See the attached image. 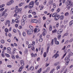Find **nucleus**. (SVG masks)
Segmentation results:
<instances>
[{"mask_svg":"<svg viewBox=\"0 0 73 73\" xmlns=\"http://www.w3.org/2000/svg\"><path fill=\"white\" fill-rule=\"evenodd\" d=\"M34 5V1H32L29 3V9H31L33 7V5Z\"/></svg>","mask_w":73,"mask_h":73,"instance_id":"1","label":"nucleus"},{"mask_svg":"<svg viewBox=\"0 0 73 73\" xmlns=\"http://www.w3.org/2000/svg\"><path fill=\"white\" fill-rule=\"evenodd\" d=\"M73 24V20H72L70 22V23H69V25L71 26V25H72Z\"/></svg>","mask_w":73,"mask_h":73,"instance_id":"22","label":"nucleus"},{"mask_svg":"<svg viewBox=\"0 0 73 73\" xmlns=\"http://www.w3.org/2000/svg\"><path fill=\"white\" fill-rule=\"evenodd\" d=\"M29 28H30V29H33V26H29Z\"/></svg>","mask_w":73,"mask_h":73,"instance_id":"32","label":"nucleus"},{"mask_svg":"<svg viewBox=\"0 0 73 73\" xmlns=\"http://www.w3.org/2000/svg\"><path fill=\"white\" fill-rule=\"evenodd\" d=\"M43 56L44 57H46V52H45L44 53Z\"/></svg>","mask_w":73,"mask_h":73,"instance_id":"37","label":"nucleus"},{"mask_svg":"<svg viewBox=\"0 0 73 73\" xmlns=\"http://www.w3.org/2000/svg\"><path fill=\"white\" fill-rule=\"evenodd\" d=\"M56 13H54L52 15V17H56L57 15H58Z\"/></svg>","mask_w":73,"mask_h":73,"instance_id":"16","label":"nucleus"},{"mask_svg":"<svg viewBox=\"0 0 73 73\" xmlns=\"http://www.w3.org/2000/svg\"><path fill=\"white\" fill-rule=\"evenodd\" d=\"M55 42V43L56 44V45H59V42L56 41V42Z\"/></svg>","mask_w":73,"mask_h":73,"instance_id":"42","label":"nucleus"},{"mask_svg":"<svg viewBox=\"0 0 73 73\" xmlns=\"http://www.w3.org/2000/svg\"><path fill=\"white\" fill-rule=\"evenodd\" d=\"M4 21V19L3 18H2L1 19V21H2L3 22Z\"/></svg>","mask_w":73,"mask_h":73,"instance_id":"49","label":"nucleus"},{"mask_svg":"<svg viewBox=\"0 0 73 73\" xmlns=\"http://www.w3.org/2000/svg\"><path fill=\"white\" fill-rule=\"evenodd\" d=\"M23 36H26V33L25 32H23Z\"/></svg>","mask_w":73,"mask_h":73,"instance_id":"41","label":"nucleus"},{"mask_svg":"<svg viewBox=\"0 0 73 73\" xmlns=\"http://www.w3.org/2000/svg\"><path fill=\"white\" fill-rule=\"evenodd\" d=\"M23 68V67L22 66L20 67L19 68V70H18V72H21Z\"/></svg>","mask_w":73,"mask_h":73,"instance_id":"14","label":"nucleus"},{"mask_svg":"<svg viewBox=\"0 0 73 73\" xmlns=\"http://www.w3.org/2000/svg\"><path fill=\"white\" fill-rule=\"evenodd\" d=\"M61 37V35H60L58 36L57 38L59 40L60 39V38Z\"/></svg>","mask_w":73,"mask_h":73,"instance_id":"28","label":"nucleus"},{"mask_svg":"<svg viewBox=\"0 0 73 73\" xmlns=\"http://www.w3.org/2000/svg\"><path fill=\"white\" fill-rule=\"evenodd\" d=\"M49 70H50V67H48L47 68L46 71V72H49Z\"/></svg>","mask_w":73,"mask_h":73,"instance_id":"30","label":"nucleus"},{"mask_svg":"<svg viewBox=\"0 0 73 73\" xmlns=\"http://www.w3.org/2000/svg\"><path fill=\"white\" fill-rule=\"evenodd\" d=\"M31 55L32 57H34V54H33V53H31Z\"/></svg>","mask_w":73,"mask_h":73,"instance_id":"63","label":"nucleus"},{"mask_svg":"<svg viewBox=\"0 0 73 73\" xmlns=\"http://www.w3.org/2000/svg\"><path fill=\"white\" fill-rule=\"evenodd\" d=\"M32 14H33V15H36V12H32Z\"/></svg>","mask_w":73,"mask_h":73,"instance_id":"57","label":"nucleus"},{"mask_svg":"<svg viewBox=\"0 0 73 73\" xmlns=\"http://www.w3.org/2000/svg\"><path fill=\"white\" fill-rule=\"evenodd\" d=\"M56 32H57V30H56V29H55L54 30H52V33H56Z\"/></svg>","mask_w":73,"mask_h":73,"instance_id":"26","label":"nucleus"},{"mask_svg":"<svg viewBox=\"0 0 73 73\" xmlns=\"http://www.w3.org/2000/svg\"><path fill=\"white\" fill-rule=\"evenodd\" d=\"M1 43H2V44H4V43L5 42V41H4V40L2 39L1 40Z\"/></svg>","mask_w":73,"mask_h":73,"instance_id":"45","label":"nucleus"},{"mask_svg":"<svg viewBox=\"0 0 73 73\" xmlns=\"http://www.w3.org/2000/svg\"><path fill=\"white\" fill-rule=\"evenodd\" d=\"M33 29H29L28 30L27 32V34L28 35H32V33H33Z\"/></svg>","mask_w":73,"mask_h":73,"instance_id":"3","label":"nucleus"},{"mask_svg":"<svg viewBox=\"0 0 73 73\" xmlns=\"http://www.w3.org/2000/svg\"><path fill=\"white\" fill-rule=\"evenodd\" d=\"M65 16H68V15H69V13L68 12L66 13H65Z\"/></svg>","mask_w":73,"mask_h":73,"instance_id":"56","label":"nucleus"},{"mask_svg":"<svg viewBox=\"0 0 73 73\" xmlns=\"http://www.w3.org/2000/svg\"><path fill=\"white\" fill-rule=\"evenodd\" d=\"M65 48H66V47H65V46H64L62 48V50H64L65 49Z\"/></svg>","mask_w":73,"mask_h":73,"instance_id":"62","label":"nucleus"},{"mask_svg":"<svg viewBox=\"0 0 73 73\" xmlns=\"http://www.w3.org/2000/svg\"><path fill=\"white\" fill-rule=\"evenodd\" d=\"M73 52H69V53L68 56V57H66V58H65V60L66 59V60L67 58V59H68V58H70V56H73Z\"/></svg>","mask_w":73,"mask_h":73,"instance_id":"5","label":"nucleus"},{"mask_svg":"<svg viewBox=\"0 0 73 73\" xmlns=\"http://www.w3.org/2000/svg\"><path fill=\"white\" fill-rule=\"evenodd\" d=\"M58 64H59V62H57L56 63H55L54 64V65H55V66H56V65H58Z\"/></svg>","mask_w":73,"mask_h":73,"instance_id":"40","label":"nucleus"},{"mask_svg":"<svg viewBox=\"0 0 73 73\" xmlns=\"http://www.w3.org/2000/svg\"><path fill=\"white\" fill-rule=\"evenodd\" d=\"M25 52L26 54H27L28 53V49H25Z\"/></svg>","mask_w":73,"mask_h":73,"instance_id":"34","label":"nucleus"},{"mask_svg":"<svg viewBox=\"0 0 73 73\" xmlns=\"http://www.w3.org/2000/svg\"><path fill=\"white\" fill-rule=\"evenodd\" d=\"M62 32V29H60L58 30L57 33V35H59V34H61Z\"/></svg>","mask_w":73,"mask_h":73,"instance_id":"6","label":"nucleus"},{"mask_svg":"<svg viewBox=\"0 0 73 73\" xmlns=\"http://www.w3.org/2000/svg\"><path fill=\"white\" fill-rule=\"evenodd\" d=\"M57 53H56V54H54L53 56V57H55V58H57L59 56V54H57Z\"/></svg>","mask_w":73,"mask_h":73,"instance_id":"10","label":"nucleus"},{"mask_svg":"<svg viewBox=\"0 0 73 73\" xmlns=\"http://www.w3.org/2000/svg\"><path fill=\"white\" fill-rule=\"evenodd\" d=\"M60 68V66H58L56 67L57 70H58Z\"/></svg>","mask_w":73,"mask_h":73,"instance_id":"44","label":"nucleus"},{"mask_svg":"<svg viewBox=\"0 0 73 73\" xmlns=\"http://www.w3.org/2000/svg\"><path fill=\"white\" fill-rule=\"evenodd\" d=\"M15 21L16 22V23H19V21L18 20V19H16L15 20Z\"/></svg>","mask_w":73,"mask_h":73,"instance_id":"31","label":"nucleus"},{"mask_svg":"<svg viewBox=\"0 0 73 73\" xmlns=\"http://www.w3.org/2000/svg\"><path fill=\"white\" fill-rule=\"evenodd\" d=\"M10 23V21L9 20H7L5 24V25H7V24H9Z\"/></svg>","mask_w":73,"mask_h":73,"instance_id":"13","label":"nucleus"},{"mask_svg":"<svg viewBox=\"0 0 73 73\" xmlns=\"http://www.w3.org/2000/svg\"><path fill=\"white\" fill-rule=\"evenodd\" d=\"M43 49H44L43 48H42L41 49V55L42 54V53H43Z\"/></svg>","mask_w":73,"mask_h":73,"instance_id":"52","label":"nucleus"},{"mask_svg":"<svg viewBox=\"0 0 73 73\" xmlns=\"http://www.w3.org/2000/svg\"><path fill=\"white\" fill-rule=\"evenodd\" d=\"M3 10H4V8H3L1 9L0 10V11L2 12V11H3Z\"/></svg>","mask_w":73,"mask_h":73,"instance_id":"54","label":"nucleus"},{"mask_svg":"<svg viewBox=\"0 0 73 73\" xmlns=\"http://www.w3.org/2000/svg\"><path fill=\"white\" fill-rule=\"evenodd\" d=\"M7 67H8V68H12V66L11 65H8Z\"/></svg>","mask_w":73,"mask_h":73,"instance_id":"59","label":"nucleus"},{"mask_svg":"<svg viewBox=\"0 0 73 73\" xmlns=\"http://www.w3.org/2000/svg\"><path fill=\"white\" fill-rule=\"evenodd\" d=\"M73 40V38H71L69 40L70 42H72Z\"/></svg>","mask_w":73,"mask_h":73,"instance_id":"64","label":"nucleus"},{"mask_svg":"<svg viewBox=\"0 0 73 73\" xmlns=\"http://www.w3.org/2000/svg\"><path fill=\"white\" fill-rule=\"evenodd\" d=\"M25 21L23 19L21 20V22L22 25H24V24H25Z\"/></svg>","mask_w":73,"mask_h":73,"instance_id":"11","label":"nucleus"},{"mask_svg":"<svg viewBox=\"0 0 73 73\" xmlns=\"http://www.w3.org/2000/svg\"><path fill=\"white\" fill-rule=\"evenodd\" d=\"M35 44H36V43H35V42L34 41H33L32 42L31 44L32 45H35Z\"/></svg>","mask_w":73,"mask_h":73,"instance_id":"38","label":"nucleus"},{"mask_svg":"<svg viewBox=\"0 0 73 73\" xmlns=\"http://www.w3.org/2000/svg\"><path fill=\"white\" fill-rule=\"evenodd\" d=\"M41 71H42V68H40L39 70H38V73H40L41 72Z\"/></svg>","mask_w":73,"mask_h":73,"instance_id":"19","label":"nucleus"},{"mask_svg":"<svg viewBox=\"0 0 73 73\" xmlns=\"http://www.w3.org/2000/svg\"><path fill=\"white\" fill-rule=\"evenodd\" d=\"M66 53H65L63 55V58H64V57H65V56H66Z\"/></svg>","mask_w":73,"mask_h":73,"instance_id":"61","label":"nucleus"},{"mask_svg":"<svg viewBox=\"0 0 73 73\" xmlns=\"http://www.w3.org/2000/svg\"><path fill=\"white\" fill-rule=\"evenodd\" d=\"M19 12V8H18V6H17L16 7V9L15 10V12L17 13H18Z\"/></svg>","mask_w":73,"mask_h":73,"instance_id":"7","label":"nucleus"},{"mask_svg":"<svg viewBox=\"0 0 73 73\" xmlns=\"http://www.w3.org/2000/svg\"><path fill=\"white\" fill-rule=\"evenodd\" d=\"M42 40H43V39L42 38H40L39 39V41L40 42H42Z\"/></svg>","mask_w":73,"mask_h":73,"instance_id":"51","label":"nucleus"},{"mask_svg":"<svg viewBox=\"0 0 73 73\" xmlns=\"http://www.w3.org/2000/svg\"><path fill=\"white\" fill-rule=\"evenodd\" d=\"M25 3L24 2L21 3L19 4V7H21L22 6L23 4H24Z\"/></svg>","mask_w":73,"mask_h":73,"instance_id":"21","label":"nucleus"},{"mask_svg":"<svg viewBox=\"0 0 73 73\" xmlns=\"http://www.w3.org/2000/svg\"><path fill=\"white\" fill-rule=\"evenodd\" d=\"M7 16H8V14H7V13H5V14L4 16V18H6V17H7Z\"/></svg>","mask_w":73,"mask_h":73,"instance_id":"50","label":"nucleus"},{"mask_svg":"<svg viewBox=\"0 0 73 73\" xmlns=\"http://www.w3.org/2000/svg\"><path fill=\"white\" fill-rule=\"evenodd\" d=\"M32 46V44H29L28 46V48H31Z\"/></svg>","mask_w":73,"mask_h":73,"instance_id":"35","label":"nucleus"},{"mask_svg":"<svg viewBox=\"0 0 73 73\" xmlns=\"http://www.w3.org/2000/svg\"><path fill=\"white\" fill-rule=\"evenodd\" d=\"M23 20L25 21L27 20V16L25 15H24L23 16Z\"/></svg>","mask_w":73,"mask_h":73,"instance_id":"17","label":"nucleus"},{"mask_svg":"<svg viewBox=\"0 0 73 73\" xmlns=\"http://www.w3.org/2000/svg\"><path fill=\"white\" fill-rule=\"evenodd\" d=\"M30 70L31 71H33L34 70V67L33 66H32L30 67Z\"/></svg>","mask_w":73,"mask_h":73,"instance_id":"20","label":"nucleus"},{"mask_svg":"<svg viewBox=\"0 0 73 73\" xmlns=\"http://www.w3.org/2000/svg\"><path fill=\"white\" fill-rule=\"evenodd\" d=\"M5 12H3L2 15L1 14V16H4V15H5Z\"/></svg>","mask_w":73,"mask_h":73,"instance_id":"53","label":"nucleus"},{"mask_svg":"<svg viewBox=\"0 0 73 73\" xmlns=\"http://www.w3.org/2000/svg\"><path fill=\"white\" fill-rule=\"evenodd\" d=\"M68 23V20L66 19L65 20V21H64V24H66Z\"/></svg>","mask_w":73,"mask_h":73,"instance_id":"36","label":"nucleus"},{"mask_svg":"<svg viewBox=\"0 0 73 73\" xmlns=\"http://www.w3.org/2000/svg\"><path fill=\"white\" fill-rule=\"evenodd\" d=\"M46 23L47 25L49 24H50V21L48 20L47 21H46Z\"/></svg>","mask_w":73,"mask_h":73,"instance_id":"25","label":"nucleus"},{"mask_svg":"<svg viewBox=\"0 0 73 73\" xmlns=\"http://www.w3.org/2000/svg\"><path fill=\"white\" fill-rule=\"evenodd\" d=\"M35 46H33L31 48V49L33 50H35Z\"/></svg>","mask_w":73,"mask_h":73,"instance_id":"46","label":"nucleus"},{"mask_svg":"<svg viewBox=\"0 0 73 73\" xmlns=\"http://www.w3.org/2000/svg\"><path fill=\"white\" fill-rule=\"evenodd\" d=\"M5 56H6V57H10V56L9 55V54H7V53H5Z\"/></svg>","mask_w":73,"mask_h":73,"instance_id":"29","label":"nucleus"},{"mask_svg":"<svg viewBox=\"0 0 73 73\" xmlns=\"http://www.w3.org/2000/svg\"><path fill=\"white\" fill-rule=\"evenodd\" d=\"M66 5H70V6H72L73 2L70 0H67L66 3Z\"/></svg>","mask_w":73,"mask_h":73,"instance_id":"2","label":"nucleus"},{"mask_svg":"<svg viewBox=\"0 0 73 73\" xmlns=\"http://www.w3.org/2000/svg\"><path fill=\"white\" fill-rule=\"evenodd\" d=\"M53 42H54V40H53V39H52L51 43V45L52 46V45H53Z\"/></svg>","mask_w":73,"mask_h":73,"instance_id":"43","label":"nucleus"},{"mask_svg":"<svg viewBox=\"0 0 73 73\" xmlns=\"http://www.w3.org/2000/svg\"><path fill=\"white\" fill-rule=\"evenodd\" d=\"M64 18V16L63 15H62L60 16V20H62Z\"/></svg>","mask_w":73,"mask_h":73,"instance_id":"15","label":"nucleus"},{"mask_svg":"<svg viewBox=\"0 0 73 73\" xmlns=\"http://www.w3.org/2000/svg\"><path fill=\"white\" fill-rule=\"evenodd\" d=\"M54 72V69L53 68L52 69V70L51 71L50 73H53V72Z\"/></svg>","mask_w":73,"mask_h":73,"instance_id":"33","label":"nucleus"},{"mask_svg":"<svg viewBox=\"0 0 73 73\" xmlns=\"http://www.w3.org/2000/svg\"><path fill=\"white\" fill-rule=\"evenodd\" d=\"M43 32L45 33H46V31L45 29H43Z\"/></svg>","mask_w":73,"mask_h":73,"instance_id":"55","label":"nucleus"},{"mask_svg":"<svg viewBox=\"0 0 73 73\" xmlns=\"http://www.w3.org/2000/svg\"><path fill=\"white\" fill-rule=\"evenodd\" d=\"M31 23H37L38 21L37 19H32L31 21Z\"/></svg>","mask_w":73,"mask_h":73,"instance_id":"9","label":"nucleus"},{"mask_svg":"<svg viewBox=\"0 0 73 73\" xmlns=\"http://www.w3.org/2000/svg\"><path fill=\"white\" fill-rule=\"evenodd\" d=\"M69 58H67H67L66 59H65V61H66V60H67V62H69V61L70 60V59Z\"/></svg>","mask_w":73,"mask_h":73,"instance_id":"39","label":"nucleus"},{"mask_svg":"<svg viewBox=\"0 0 73 73\" xmlns=\"http://www.w3.org/2000/svg\"><path fill=\"white\" fill-rule=\"evenodd\" d=\"M56 4H55V3H54L53 5V8H56Z\"/></svg>","mask_w":73,"mask_h":73,"instance_id":"58","label":"nucleus"},{"mask_svg":"<svg viewBox=\"0 0 73 73\" xmlns=\"http://www.w3.org/2000/svg\"><path fill=\"white\" fill-rule=\"evenodd\" d=\"M66 8L68 9H70V6L69 5H67Z\"/></svg>","mask_w":73,"mask_h":73,"instance_id":"27","label":"nucleus"},{"mask_svg":"<svg viewBox=\"0 0 73 73\" xmlns=\"http://www.w3.org/2000/svg\"><path fill=\"white\" fill-rule=\"evenodd\" d=\"M5 32H8L9 30L7 29L6 28L5 29Z\"/></svg>","mask_w":73,"mask_h":73,"instance_id":"47","label":"nucleus"},{"mask_svg":"<svg viewBox=\"0 0 73 73\" xmlns=\"http://www.w3.org/2000/svg\"><path fill=\"white\" fill-rule=\"evenodd\" d=\"M52 30V26L51 25H50L49 27V31H51Z\"/></svg>","mask_w":73,"mask_h":73,"instance_id":"18","label":"nucleus"},{"mask_svg":"<svg viewBox=\"0 0 73 73\" xmlns=\"http://www.w3.org/2000/svg\"><path fill=\"white\" fill-rule=\"evenodd\" d=\"M14 2V1L13 0H11L7 3V5L9 6L12 4Z\"/></svg>","mask_w":73,"mask_h":73,"instance_id":"4","label":"nucleus"},{"mask_svg":"<svg viewBox=\"0 0 73 73\" xmlns=\"http://www.w3.org/2000/svg\"><path fill=\"white\" fill-rule=\"evenodd\" d=\"M22 66L24 65V60H22L20 62Z\"/></svg>","mask_w":73,"mask_h":73,"instance_id":"12","label":"nucleus"},{"mask_svg":"<svg viewBox=\"0 0 73 73\" xmlns=\"http://www.w3.org/2000/svg\"><path fill=\"white\" fill-rule=\"evenodd\" d=\"M28 17H29V18H31V17H32V15H29L28 16Z\"/></svg>","mask_w":73,"mask_h":73,"instance_id":"60","label":"nucleus"},{"mask_svg":"<svg viewBox=\"0 0 73 73\" xmlns=\"http://www.w3.org/2000/svg\"><path fill=\"white\" fill-rule=\"evenodd\" d=\"M68 35H69V33H66L64 34V35L63 37H64V36H68Z\"/></svg>","mask_w":73,"mask_h":73,"instance_id":"23","label":"nucleus"},{"mask_svg":"<svg viewBox=\"0 0 73 73\" xmlns=\"http://www.w3.org/2000/svg\"><path fill=\"white\" fill-rule=\"evenodd\" d=\"M7 52L9 51H11V48L10 47H8L7 48Z\"/></svg>","mask_w":73,"mask_h":73,"instance_id":"24","label":"nucleus"},{"mask_svg":"<svg viewBox=\"0 0 73 73\" xmlns=\"http://www.w3.org/2000/svg\"><path fill=\"white\" fill-rule=\"evenodd\" d=\"M4 7V4H3L0 6V8H3V7Z\"/></svg>","mask_w":73,"mask_h":73,"instance_id":"48","label":"nucleus"},{"mask_svg":"<svg viewBox=\"0 0 73 73\" xmlns=\"http://www.w3.org/2000/svg\"><path fill=\"white\" fill-rule=\"evenodd\" d=\"M59 18H60V15H58L55 17L54 19L56 21V20H58L59 19Z\"/></svg>","mask_w":73,"mask_h":73,"instance_id":"8","label":"nucleus"}]
</instances>
